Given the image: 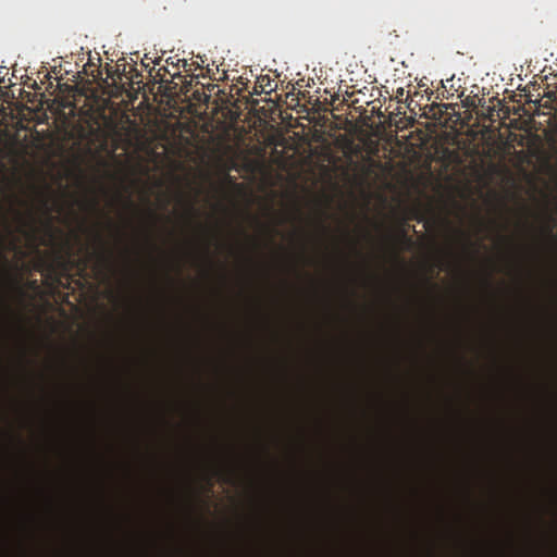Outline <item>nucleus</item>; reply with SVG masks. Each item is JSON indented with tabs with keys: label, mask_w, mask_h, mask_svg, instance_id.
<instances>
[{
	"label": "nucleus",
	"mask_w": 557,
	"mask_h": 557,
	"mask_svg": "<svg viewBox=\"0 0 557 557\" xmlns=\"http://www.w3.org/2000/svg\"><path fill=\"white\" fill-rule=\"evenodd\" d=\"M96 237H97L98 243L103 245V237L101 236V234L99 232L96 233Z\"/></svg>",
	"instance_id": "nucleus-7"
},
{
	"label": "nucleus",
	"mask_w": 557,
	"mask_h": 557,
	"mask_svg": "<svg viewBox=\"0 0 557 557\" xmlns=\"http://www.w3.org/2000/svg\"><path fill=\"white\" fill-rule=\"evenodd\" d=\"M352 247L355 248V250H356L357 252H359V253H360V251H359V250H357V248H356V244H355V243L352 244Z\"/></svg>",
	"instance_id": "nucleus-13"
},
{
	"label": "nucleus",
	"mask_w": 557,
	"mask_h": 557,
	"mask_svg": "<svg viewBox=\"0 0 557 557\" xmlns=\"http://www.w3.org/2000/svg\"><path fill=\"white\" fill-rule=\"evenodd\" d=\"M404 92V89H400V91H398V95H401Z\"/></svg>",
	"instance_id": "nucleus-15"
},
{
	"label": "nucleus",
	"mask_w": 557,
	"mask_h": 557,
	"mask_svg": "<svg viewBox=\"0 0 557 557\" xmlns=\"http://www.w3.org/2000/svg\"><path fill=\"white\" fill-rule=\"evenodd\" d=\"M149 214H150V216H151V218H153V219H156V218H157L156 212H154V211H152V210H150V211H149Z\"/></svg>",
	"instance_id": "nucleus-10"
},
{
	"label": "nucleus",
	"mask_w": 557,
	"mask_h": 557,
	"mask_svg": "<svg viewBox=\"0 0 557 557\" xmlns=\"http://www.w3.org/2000/svg\"><path fill=\"white\" fill-rule=\"evenodd\" d=\"M15 219L18 223L16 231L23 232L25 227L28 225V219L24 216L23 212L15 210Z\"/></svg>",
	"instance_id": "nucleus-3"
},
{
	"label": "nucleus",
	"mask_w": 557,
	"mask_h": 557,
	"mask_svg": "<svg viewBox=\"0 0 557 557\" xmlns=\"http://www.w3.org/2000/svg\"><path fill=\"white\" fill-rule=\"evenodd\" d=\"M1 220H2V223L4 225L5 235L7 236H12L13 233H14L12 223H10L5 216H2Z\"/></svg>",
	"instance_id": "nucleus-5"
},
{
	"label": "nucleus",
	"mask_w": 557,
	"mask_h": 557,
	"mask_svg": "<svg viewBox=\"0 0 557 557\" xmlns=\"http://www.w3.org/2000/svg\"><path fill=\"white\" fill-rule=\"evenodd\" d=\"M91 209L99 211V203L97 201L91 202Z\"/></svg>",
	"instance_id": "nucleus-8"
},
{
	"label": "nucleus",
	"mask_w": 557,
	"mask_h": 557,
	"mask_svg": "<svg viewBox=\"0 0 557 557\" xmlns=\"http://www.w3.org/2000/svg\"><path fill=\"white\" fill-rule=\"evenodd\" d=\"M214 88H215V85L208 86V90H209V91L214 90Z\"/></svg>",
	"instance_id": "nucleus-11"
},
{
	"label": "nucleus",
	"mask_w": 557,
	"mask_h": 557,
	"mask_svg": "<svg viewBox=\"0 0 557 557\" xmlns=\"http://www.w3.org/2000/svg\"><path fill=\"white\" fill-rule=\"evenodd\" d=\"M404 92V89H400V91H398V95H401Z\"/></svg>",
	"instance_id": "nucleus-14"
},
{
	"label": "nucleus",
	"mask_w": 557,
	"mask_h": 557,
	"mask_svg": "<svg viewBox=\"0 0 557 557\" xmlns=\"http://www.w3.org/2000/svg\"><path fill=\"white\" fill-rule=\"evenodd\" d=\"M98 257V272L103 274L107 271H110L112 261L111 256L107 251H100L97 253Z\"/></svg>",
	"instance_id": "nucleus-1"
},
{
	"label": "nucleus",
	"mask_w": 557,
	"mask_h": 557,
	"mask_svg": "<svg viewBox=\"0 0 557 557\" xmlns=\"http://www.w3.org/2000/svg\"><path fill=\"white\" fill-rule=\"evenodd\" d=\"M556 225H557L556 220L552 219L550 223L544 227V234H545L546 237H548L550 239H557V237L553 233V231H554Z\"/></svg>",
	"instance_id": "nucleus-4"
},
{
	"label": "nucleus",
	"mask_w": 557,
	"mask_h": 557,
	"mask_svg": "<svg viewBox=\"0 0 557 557\" xmlns=\"http://www.w3.org/2000/svg\"><path fill=\"white\" fill-rule=\"evenodd\" d=\"M4 243H5V237H0V257H1V255H2V252H1V248H2V246H3V244H4Z\"/></svg>",
	"instance_id": "nucleus-9"
},
{
	"label": "nucleus",
	"mask_w": 557,
	"mask_h": 557,
	"mask_svg": "<svg viewBox=\"0 0 557 557\" xmlns=\"http://www.w3.org/2000/svg\"><path fill=\"white\" fill-rule=\"evenodd\" d=\"M187 210H188V215L190 218H194L195 214L197 213V210L195 209V207L191 203L188 205Z\"/></svg>",
	"instance_id": "nucleus-6"
},
{
	"label": "nucleus",
	"mask_w": 557,
	"mask_h": 557,
	"mask_svg": "<svg viewBox=\"0 0 557 557\" xmlns=\"http://www.w3.org/2000/svg\"><path fill=\"white\" fill-rule=\"evenodd\" d=\"M456 233H457L458 239L461 240V243L463 244V246L467 249H468V247L474 246L469 233H467L462 230H457Z\"/></svg>",
	"instance_id": "nucleus-2"
},
{
	"label": "nucleus",
	"mask_w": 557,
	"mask_h": 557,
	"mask_svg": "<svg viewBox=\"0 0 557 557\" xmlns=\"http://www.w3.org/2000/svg\"><path fill=\"white\" fill-rule=\"evenodd\" d=\"M321 228H322V231H324V232H326V231H327V228H326V226H325L324 224H321Z\"/></svg>",
	"instance_id": "nucleus-12"
}]
</instances>
